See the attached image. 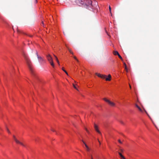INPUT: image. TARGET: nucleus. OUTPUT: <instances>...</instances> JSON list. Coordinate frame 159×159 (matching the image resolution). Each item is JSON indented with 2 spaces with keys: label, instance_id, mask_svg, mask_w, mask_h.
Instances as JSON below:
<instances>
[{
  "label": "nucleus",
  "instance_id": "obj_11",
  "mask_svg": "<svg viewBox=\"0 0 159 159\" xmlns=\"http://www.w3.org/2000/svg\"><path fill=\"white\" fill-rule=\"evenodd\" d=\"M135 106L136 107H137L138 109L141 111V112H143V111L140 108V107H139L137 104H136L135 105Z\"/></svg>",
  "mask_w": 159,
  "mask_h": 159
},
{
  "label": "nucleus",
  "instance_id": "obj_19",
  "mask_svg": "<svg viewBox=\"0 0 159 159\" xmlns=\"http://www.w3.org/2000/svg\"><path fill=\"white\" fill-rule=\"evenodd\" d=\"M88 156L90 157V158H91V159H93V157H92V154H90V153H89L88 154Z\"/></svg>",
  "mask_w": 159,
  "mask_h": 159
},
{
  "label": "nucleus",
  "instance_id": "obj_23",
  "mask_svg": "<svg viewBox=\"0 0 159 159\" xmlns=\"http://www.w3.org/2000/svg\"><path fill=\"white\" fill-rule=\"evenodd\" d=\"M85 130H86V131H87V132L89 133V130H88V129H87V128H85Z\"/></svg>",
  "mask_w": 159,
  "mask_h": 159
},
{
  "label": "nucleus",
  "instance_id": "obj_27",
  "mask_svg": "<svg viewBox=\"0 0 159 159\" xmlns=\"http://www.w3.org/2000/svg\"><path fill=\"white\" fill-rule=\"evenodd\" d=\"M65 72L66 73V74L68 76H69L67 72V71H66Z\"/></svg>",
  "mask_w": 159,
  "mask_h": 159
},
{
  "label": "nucleus",
  "instance_id": "obj_22",
  "mask_svg": "<svg viewBox=\"0 0 159 159\" xmlns=\"http://www.w3.org/2000/svg\"><path fill=\"white\" fill-rule=\"evenodd\" d=\"M118 56L121 59V60H122V57H121L120 56V55L119 54H118Z\"/></svg>",
  "mask_w": 159,
  "mask_h": 159
},
{
  "label": "nucleus",
  "instance_id": "obj_8",
  "mask_svg": "<svg viewBox=\"0 0 159 159\" xmlns=\"http://www.w3.org/2000/svg\"><path fill=\"white\" fill-rule=\"evenodd\" d=\"M94 127L96 131L99 134H101V132L99 130L98 126L95 124H94Z\"/></svg>",
  "mask_w": 159,
  "mask_h": 159
},
{
  "label": "nucleus",
  "instance_id": "obj_16",
  "mask_svg": "<svg viewBox=\"0 0 159 159\" xmlns=\"http://www.w3.org/2000/svg\"><path fill=\"white\" fill-rule=\"evenodd\" d=\"M73 86L74 87V88L75 89H76V90L78 91V89H77V87H76V85H75L74 84H73Z\"/></svg>",
  "mask_w": 159,
  "mask_h": 159
},
{
  "label": "nucleus",
  "instance_id": "obj_17",
  "mask_svg": "<svg viewBox=\"0 0 159 159\" xmlns=\"http://www.w3.org/2000/svg\"><path fill=\"white\" fill-rule=\"evenodd\" d=\"M113 54L115 55H118V54H119L118 52L117 51H115V52H113Z\"/></svg>",
  "mask_w": 159,
  "mask_h": 159
},
{
  "label": "nucleus",
  "instance_id": "obj_6",
  "mask_svg": "<svg viewBox=\"0 0 159 159\" xmlns=\"http://www.w3.org/2000/svg\"><path fill=\"white\" fill-rule=\"evenodd\" d=\"M36 54L39 62L41 64L44 61V59L42 57L39 56L37 52H36Z\"/></svg>",
  "mask_w": 159,
  "mask_h": 159
},
{
  "label": "nucleus",
  "instance_id": "obj_21",
  "mask_svg": "<svg viewBox=\"0 0 159 159\" xmlns=\"http://www.w3.org/2000/svg\"><path fill=\"white\" fill-rule=\"evenodd\" d=\"M74 58L77 62H79L78 60L77 59V58L76 57L74 56Z\"/></svg>",
  "mask_w": 159,
  "mask_h": 159
},
{
  "label": "nucleus",
  "instance_id": "obj_13",
  "mask_svg": "<svg viewBox=\"0 0 159 159\" xmlns=\"http://www.w3.org/2000/svg\"><path fill=\"white\" fill-rule=\"evenodd\" d=\"M54 56L55 58V59L57 61V62L58 64L59 65H60V63H59V62L58 59V58H57V57H56V56L55 55H54Z\"/></svg>",
  "mask_w": 159,
  "mask_h": 159
},
{
  "label": "nucleus",
  "instance_id": "obj_12",
  "mask_svg": "<svg viewBox=\"0 0 159 159\" xmlns=\"http://www.w3.org/2000/svg\"><path fill=\"white\" fill-rule=\"evenodd\" d=\"M124 65L125 66V69L127 72H128V70L127 67V66L125 63H124Z\"/></svg>",
  "mask_w": 159,
  "mask_h": 159
},
{
  "label": "nucleus",
  "instance_id": "obj_1",
  "mask_svg": "<svg viewBox=\"0 0 159 159\" xmlns=\"http://www.w3.org/2000/svg\"><path fill=\"white\" fill-rule=\"evenodd\" d=\"M75 2L79 6H83L84 8L94 13L98 12L99 7L98 2L96 1L91 0H75Z\"/></svg>",
  "mask_w": 159,
  "mask_h": 159
},
{
  "label": "nucleus",
  "instance_id": "obj_28",
  "mask_svg": "<svg viewBox=\"0 0 159 159\" xmlns=\"http://www.w3.org/2000/svg\"><path fill=\"white\" fill-rule=\"evenodd\" d=\"M52 131H53V132H54L55 131L54 130H53V129H52Z\"/></svg>",
  "mask_w": 159,
  "mask_h": 159
},
{
  "label": "nucleus",
  "instance_id": "obj_5",
  "mask_svg": "<svg viewBox=\"0 0 159 159\" xmlns=\"http://www.w3.org/2000/svg\"><path fill=\"white\" fill-rule=\"evenodd\" d=\"M82 141L85 145V148L86 151L88 152V155L89 153L91 154L90 152V151H91V148L87 145V144L83 140H82Z\"/></svg>",
  "mask_w": 159,
  "mask_h": 159
},
{
  "label": "nucleus",
  "instance_id": "obj_2",
  "mask_svg": "<svg viewBox=\"0 0 159 159\" xmlns=\"http://www.w3.org/2000/svg\"><path fill=\"white\" fill-rule=\"evenodd\" d=\"M23 55L25 60L26 64L29 68L31 72H32L33 71V69L31 61L26 54L23 53Z\"/></svg>",
  "mask_w": 159,
  "mask_h": 159
},
{
  "label": "nucleus",
  "instance_id": "obj_18",
  "mask_svg": "<svg viewBox=\"0 0 159 159\" xmlns=\"http://www.w3.org/2000/svg\"><path fill=\"white\" fill-rule=\"evenodd\" d=\"M109 11H110V12L111 14V16H112V14L111 11V7L110 6H109Z\"/></svg>",
  "mask_w": 159,
  "mask_h": 159
},
{
  "label": "nucleus",
  "instance_id": "obj_32",
  "mask_svg": "<svg viewBox=\"0 0 159 159\" xmlns=\"http://www.w3.org/2000/svg\"><path fill=\"white\" fill-rule=\"evenodd\" d=\"M36 2H37V0H36Z\"/></svg>",
  "mask_w": 159,
  "mask_h": 159
},
{
  "label": "nucleus",
  "instance_id": "obj_29",
  "mask_svg": "<svg viewBox=\"0 0 159 159\" xmlns=\"http://www.w3.org/2000/svg\"><path fill=\"white\" fill-rule=\"evenodd\" d=\"M98 142H99V144H101V143H100V141L99 140H98Z\"/></svg>",
  "mask_w": 159,
  "mask_h": 159
},
{
  "label": "nucleus",
  "instance_id": "obj_4",
  "mask_svg": "<svg viewBox=\"0 0 159 159\" xmlns=\"http://www.w3.org/2000/svg\"><path fill=\"white\" fill-rule=\"evenodd\" d=\"M103 100L106 102H107L111 106L114 107L115 105V104L114 103L111 101L110 100L107 99L106 98H103Z\"/></svg>",
  "mask_w": 159,
  "mask_h": 159
},
{
  "label": "nucleus",
  "instance_id": "obj_3",
  "mask_svg": "<svg viewBox=\"0 0 159 159\" xmlns=\"http://www.w3.org/2000/svg\"><path fill=\"white\" fill-rule=\"evenodd\" d=\"M46 56L48 61L50 63L51 65L53 67H54V65L53 63V59L50 55L49 54H48L46 55Z\"/></svg>",
  "mask_w": 159,
  "mask_h": 159
},
{
  "label": "nucleus",
  "instance_id": "obj_30",
  "mask_svg": "<svg viewBox=\"0 0 159 159\" xmlns=\"http://www.w3.org/2000/svg\"><path fill=\"white\" fill-rule=\"evenodd\" d=\"M129 87H130V88L131 89V86H130V85H129Z\"/></svg>",
  "mask_w": 159,
  "mask_h": 159
},
{
  "label": "nucleus",
  "instance_id": "obj_24",
  "mask_svg": "<svg viewBox=\"0 0 159 159\" xmlns=\"http://www.w3.org/2000/svg\"><path fill=\"white\" fill-rule=\"evenodd\" d=\"M6 129H7V132L9 133H10V131L9 130V129L7 128H6Z\"/></svg>",
  "mask_w": 159,
  "mask_h": 159
},
{
  "label": "nucleus",
  "instance_id": "obj_26",
  "mask_svg": "<svg viewBox=\"0 0 159 159\" xmlns=\"http://www.w3.org/2000/svg\"><path fill=\"white\" fill-rule=\"evenodd\" d=\"M62 70H63L64 72H65L66 71V70H64V69L63 68H62Z\"/></svg>",
  "mask_w": 159,
  "mask_h": 159
},
{
  "label": "nucleus",
  "instance_id": "obj_9",
  "mask_svg": "<svg viewBox=\"0 0 159 159\" xmlns=\"http://www.w3.org/2000/svg\"><path fill=\"white\" fill-rule=\"evenodd\" d=\"M111 79V76L110 74H109L108 76H107L106 77L105 80L106 81H110Z\"/></svg>",
  "mask_w": 159,
  "mask_h": 159
},
{
  "label": "nucleus",
  "instance_id": "obj_25",
  "mask_svg": "<svg viewBox=\"0 0 159 159\" xmlns=\"http://www.w3.org/2000/svg\"><path fill=\"white\" fill-rule=\"evenodd\" d=\"M118 142L120 143H122V142L120 140H118Z\"/></svg>",
  "mask_w": 159,
  "mask_h": 159
},
{
  "label": "nucleus",
  "instance_id": "obj_7",
  "mask_svg": "<svg viewBox=\"0 0 159 159\" xmlns=\"http://www.w3.org/2000/svg\"><path fill=\"white\" fill-rule=\"evenodd\" d=\"M13 139H14V141H15V142L17 144H20L23 146H24V144H23L21 142H20V141H19L16 138V137L14 136V135H13Z\"/></svg>",
  "mask_w": 159,
  "mask_h": 159
},
{
  "label": "nucleus",
  "instance_id": "obj_10",
  "mask_svg": "<svg viewBox=\"0 0 159 159\" xmlns=\"http://www.w3.org/2000/svg\"><path fill=\"white\" fill-rule=\"evenodd\" d=\"M118 153L120 155L121 159H126L125 157L121 154V153L120 152H119Z\"/></svg>",
  "mask_w": 159,
  "mask_h": 159
},
{
  "label": "nucleus",
  "instance_id": "obj_14",
  "mask_svg": "<svg viewBox=\"0 0 159 159\" xmlns=\"http://www.w3.org/2000/svg\"><path fill=\"white\" fill-rule=\"evenodd\" d=\"M96 75H97V76H98V77H100V78H101V76H102V74H101L100 73H96Z\"/></svg>",
  "mask_w": 159,
  "mask_h": 159
},
{
  "label": "nucleus",
  "instance_id": "obj_15",
  "mask_svg": "<svg viewBox=\"0 0 159 159\" xmlns=\"http://www.w3.org/2000/svg\"><path fill=\"white\" fill-rule=\"evenodd\" d=\"M106 77V75H102L101 78L102 79H105Z\"/></svg>",
  "mask_w": 159,
  "mask_h": 159
},
{
  "label": "nucleus",
  "instance_id": "obj_20",
  "mask_svg": "<svg viewBox=\"0 0 159 159\" xmlns=\"http://www.w3.org/2000/svg\"><path fill=\"white\" fill-rule=\"evenodd\" d=\"M68 50L70 52V53L73 54V53L71 51V50L69 48H68Z\"/></svg>",
  "mask_w": 159,
  "mask_h": 159
},
{
  "label": "nucleus",
  "instance_id": "obj_31",
  "mask_svg": "<svg viewBox=\"0 0 159 159\" xmlns=\"http://www.w3.org/2000/svg\"><path fill=\"white\" fill-rule=\"evenodd\" d=\"M42 24H43V22H42Z\"/></svg>",
  "mask_w": 159,
  "mask_h": 159
}]
</instances>
